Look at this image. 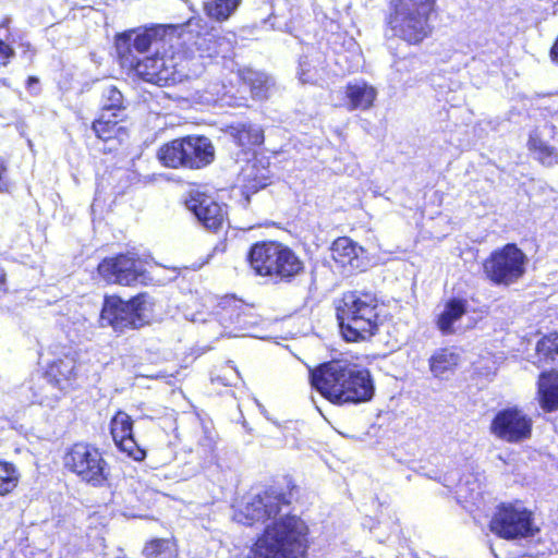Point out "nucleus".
Returning a JSON list of instances; mask_svg holds the SVG:
<instances>
[{
	"label": "nucleus",
	"mask_w": 558,
	"mask_h": 558,
	"mask_svg": "<svg viewBox=\"0 0 558 558\" xmlns=\"http://www.w3.org/2000/svg\"><path fill=\"white\" fill-rule=\"evenodd\" d=\"M242 0H207L203 4L205 15L215 22L228 21L239 9Z\"/></svg>",
	"instance_id": "bb28decb"
},
{
	"label": "nucleus",
	"mask_w": 558,
	"mask_h": 558,
	"mask_svg": "<svg viewBox=\"0 0 558 558\" xmlns=\"http://www.w3.org/2000/svg\"><path fill=\"white\" fill-rule=\"evenodd\" d=\"M228 371H229L230 373H232V375H233V376L238 377L239 373H238V371H236L234 367L229 366V367H228Z\"/></svg>",
	"instance_id": "a18cd8bd"
},
{
	"label": "nucleus",
	"mask_w": 558,
	"mask_h": 558,
	"mask_svg": "<svg viewBox=\"0 0 558 558\" xmlns=\"http://www.w3.org/2000/svg\"><path fill=\"white\" fill-rule=\"evenodd\" d=\"M96 270L108 284L134 287L138 283L146 284L150 280L142 258L130 252L102 258Z\"/></svg>",
	"instance_id": "f8f14e48"
},
{
	"label": "nucleus",
	"mask_w": 558,
	"mask_h": 558,
	"mask_svg": "<svg viewBox=\"0 0 558 558\" xmlns=\"http://www.w3.org/2000/svg\"><path fill=\"white\" fill-rule=\"evenodd\" d=\"M363 252L364 248L347 235L336 238L330 245L331 259L342 270L360 269L363 264Z\"/></svg>",
	"instance_id": "4be33fe9"
},
{
	"label": "nucleus",
	"mask_w": 558,
	"mask_h": 558,
	"mask_svg": "<svg viewBox=\"0 0 558 558\" xmlns=\"http://www.w3.org/2000/svg\"><path fill=\"white\" fill-rule=\"evenodd\" d=\"M185 56L181 51L154 53L132 62L131 66H123L140 80L160 87L173 86L185 78L187 73L183 62Z\"/></svg>",
	"instance_id": "0eeeda50"
},
{
	"label": "nucleus",
	"mask_w": 558,
	"mask_h": 558,
	"mask_svg": "<svg viewBox=\"0 0 558 558\" xmlns=\"http://www.w3.org/2000/svg\"><path fill=\"white\" fill-rule=\"evenodd\" d=\"M39 80L36 76H28L26 80V87L31 88L34 84H38Z\"/></svg>",
	"instance_id": "79ce46f5"
},
{
	"label": "nucleus",
	"mask_w": 558,
	"mask_h": 558,
	"mask_svg": "<svg viewBox=\"0 0 558 558\" xmlns=\"http://www.w3.org/2000/svg\"><path fill=\"white\" fill-rule=\"evenodd\" d=\"M490 530L504 538L526 537L534 534L532 513L514 506H502L490 521Z\"/></svg>",
	"instance_id": "2eb2a0df"
},
{
	"label": "nucleus",
	"mask_w": 558,
	"mask_h": 558,
	"mask_svg": "<svg viewBox=\"0 0 558 558\" xmlns=\"http://www.w3.org/2000/svg\"><path fill=\"white\" fill-rule=\"evenodd\" d=\"M541 405L550 412L558 409V372H543L538 380Z\"/></svg>",
	"instance_id": "393cba45"
},
{
	"label": "nucleus",
	"mask_w": 558,
	"mask_h": 558,
	"mask_svg": "<svg viewBox=\"0 0 558 558\" xmlns=\"http://www.w3.org/2000/svg\"><path fill=\"white\" fill-rule=\"evenodd\" d=\"M19 47L21 48L22 57L32 62L36 56V48L27 40L20 43Z\"/></svg>",
	"instance_id": "58836bf2"
},
{
	"label": "nucleus",
	"mask_w": 558,
	"mask_h": 558,
	"mask_svg": "<svg viewBox=\"0 0 558 558\" xmlns=\"http://www.w3.org/2000/svg\"><path fill=\"white\" fill-rule=\"evenodd\" d=\"M0 86L9 88L11 86V83L7 77H0Z\"/></svg>",
	"instance_id": "37998d69"
},
{
	"label": "nucleus",
	"mask_w": 558,
	"mask_h": 558,
	"mask_svg": "<svg viewBox=\"0 0 558 558\" xmlns=\"http://www.w3.org/2000/svg\"><path fill=\"white\" fill-rule=\"evenodd\" d=\"M213 315L222 328L215 339L247 336L258 324L254 305L234 294L218 298Z\"/></svg>",
	"instance_id": "9d476101"
},
{
	"label": "nucleus",
	"mask_w": 558,
	"mask_h": 558,
	"mask_svg": "<svg viewBox=\"0 0 558 558\" xmlns=\"http://www.w3.org/2000/svg\"><path fill=\"white\" fill-rule=\"evenodd\" d=\"M529 258L515 243L494 248L482 262L484 278L493 286L510 287L520 281Z\"/></svg>",
	"instance_id": "6e6552de"
},
{
	"label": "nucleus",
	"mask_w": 558,
	"mask_h": 558,
	"mask_svg": "<svg viewBox=\"0 0 558 558\" xmlns=\"http://www.w3.org/2000/svg\"><path fill=\"white\" fill-rule=\"evenodd\" d=\"M185 205L198 222L213 233L220 232L229 223L228 206L203 192L191 193Z\"/></svg>",
	"instance_id": "4468645a"
},
{
	"label": "nucleus",
	"mask_w": 558,
	"mask_h": 558,
	"mask_svg": "<svg viewBox=\"0 0 558 558\" xmlns=\"http://www.w3.org/2000/svg\"><path fill=\"white\" fill-rule=\"evenodd\" d=\"M526 147L541 165L551 167L558 163V149L549 145L537 133L530 134Z\"/></svg>",
	"instance_id": "a878e982"
},
{
	"label": "nucleus",
	"mask_w": 558,
	"mask_h": 558,
	"mask_svg": "<svg viewBox=\"0 0 558 558\" xmlns=\"http://www.w3.org/2000/svg\"><path fill=\"white\" fill-rule=\"evenodd\" d=\"M468 312V301L462 298H450L441 313L436 317V326L442 335H451L454 331L453 325Z\"/></svg>",
	"instance_id": "b1692460"
},
{
	"label": "nucleus",
	"mask_w": 558,
	"mask_h": 558,
	"mask_svg": "<svg viewBox=\"0 0 558 558\" xmlns=\"http://www.w3.org/2000/svg\"><path fill=\"white\" fill-rule=\"evenodd\" d=\"M147 558H175V544L168 538H157L147 543L143 549Z\"/></svg>",
	"instance_id": "7c9ffc66"
},
{
	"label": "nucleus",
	"mask_w": 558,
	"mask_h": 558,
	"mask_svg": "<svg viewBox=\"0 0 558 558\" xmlns=\"http://www.w3.org/2000/svg\"><path fill=\"white\" fill-rule=\"evenodd\" d=\"M459 356L452 351H436L429 357V368L437 378H448L458 364Z\"/></svg>",
	"instance_id": "cd10ccee"
},
{
	"label": "nucleus",
	"mask_w": 558,
	"mask_h": 558,
	"mask_svg": "<svg viewBox=\"0 0 558 558\" xmlns=\"http://www.w3.org/2000/svg\"><path fill=\"white\" fill-rule=\"evenodd\" d=\"M377 90L365 81L348 83L344 86V106L348 110H368L374 106Z\"/></svg>",
	"instance_id": "5701e85b"
},
{
	"label": "nucleus",
	"mask_w": 558,
	"mask_h": 558,
	"mask_svg": "<svg viewBox=\"0 0 558 558\" xmlns=\"http://www.w3.org/2000/svg\"><path fill=\"white\" fill-rule=\"evenodd\" d=\"M66 470L75 474L81 481L94 487H101L108 480L107 462L98 448L77 442L68 449L63 457Z\"/></svg>",
	"instance_id": "9b49d317"
},
{
	"label": "nucleus",
	"mask_w": 558,
	"mask_h": 558,
	"mask_svg": "<svg viewBox=\"0 0 558 558\" xmlns=\"http://www.w3.org/2000/svg\"><path fill=\"white\" fill-rule=\"evenodd\" d=\"M335 558H365L361 555L360 551H352L341 546L335 549L333 554Z\"/></svg>",
	"instance_id": "ea45409f"
},
{
	"label": "nucleus",
	"mask_w": 558,
	"mask_h": 558,
	"mask_svg": "<svg viewBox=\"0 0 558 558\" xmlns=\"http://www.w3.org/2000/svg\"><path fill=\"white\" fill-rule=\"evenodd\" d=\"M242 84L248 87L253 96L260 97L267 92L268 78L264 73L245 68L239 71Z\"/></svg>",
	"instance_id": "c85d7f7f"
},
{
	"label": "nucleus",
	"mask_w": 558,
	"mask_h": 558,
	"mask_svg": "<svg viewBox=\"0 0 558 558\" xmlns=\"http://www.w3.org/2000/svg\"><path fill=\"white\" fill-rule=\"evenodd\" d=\"M271 183L270 159L266 155L252 157L239 173V189L248 204L251 196Z\"/></svg>",
	"instance_id": "a211bd4d"
},
{
	"label": "nucleus",
	"mask_w": 558,
	"mask_h": 558,
	"mask_svg": "<svg viewBox=\"0 0 558 558\" xmlns=\"http://www.w3.org/2000/svg\"><path fill=\"white\" fill-rule=\"evenodd\" d=\"M199 451L204 454V466L209 468L217 463L216 433L208 426H202V435L197 440Z\"/></svg>",
	"instance_id": "c756f323"
},
{
	"label": "nucleus",
	"mask_w": 558,
	"mask_h": 558,
	"mask_svg": "<svg viewBox=\"0 0 558 558\" xmlns=\"http://www.w3.org/2000/svg\"><path fill=\"white\" fill-rule=\"evenodd\" d=\"M223 132L244 157L265 155V130L262 125L252 122H232L226 125Z\"/></svg>",
	"instance_id": "f3484780"
},
{
	"label": "nucleus",
	"mask_w": 558,
	"mask_h": 558,
	"mask_svg": "<svg viewBox=\"0 0 558 558\" xmlns=\"http://www.w3.org/2000/svg\"><path fill=\"white\" fill-rule=\"evenodd\" d=\"M10 189L9 166L5 159L0 156V194L10 192Z\"/></svg>",
	"instance_id": "c9c22d12"
},
{
	"label": "nucleus",
	"mask_w": 558,
	"mask_h": 558,
	"mask_svg": "<svg viewBox=\"0 0 558 558\" xmlns=\"http://www.w3.org/2000/svg\"><path fill=\"white\" fill-rule=\"evenodd\" d=\"M531 420L515 408L499 411L490 424V432L507 442H519L530 437Z\"/></svg>",
	"instance_id": "dca6fc26"
},
{
	"label": "nucleus",
	"mask_w": 558,
	"mask_h": 558,
	"mask_svg": "<svg viewBox=\"0 0 558 558\" xmlns=\"http://www.w3.org/2000/svg\"><path fill=\"white\" fill-rule=\"evenodd\" d=\"M111 435L116 445L136 461L145 458L142 449L133 437V421L129 414L119 411L111 420Z\"/></svg>",
	"instance_id": "412c9836"
},
{
	"label": "nucleus",
	"mask_w": 558,
	"mask_h": 558,
	"mask_svg": "<svg viewBox=\"0 0 558 558\" xmlns=\"http://www.w3.org/2000/svg\"><path fill=\"white\" fill-rule=\"evenodd\" d=\"M15 57L14 48L0 38V69L9 66Z\"/></svg>",
	"instance_id": "72a5a7b5"
},
{
	"label": "nucleus",
	"mask_w": 558,
	"mask_h": 558,
	"mask_svg": "<svg viewBox=\"0 0 558 558\" xmlns=\"http://www.w3.org/2000/svg\"><path fill=\"white\" fill-rule=\"evenodd\" d=\"M10 292L9 277L5 268L0 265V299Z\"/></svg>",
	"instance_id": "4c0bfd02"
},
{
	"label": "nucleus",
	"mask_w": 558,
	"mask_h": 558,
	"mask_svg": "<svg viewBox=\"0 0 558 558\" xmlns=\"http://www.w3.org/2000/svg\"><path fill=\"white\" fill-rule=\"evenodd\" d=\"M147 293L141 292L129 300L118 294L104 296L100 310V320L116 332L135 330L146 326L149 320L145 314Z\"/></svg>",
	"instance_id": "1a4fd4ad"
},
{
	"label": "nucleus",
	"mask_w": 558,
	"mask_h": 558,
	"mask_svg": "<svg viewBox=\"0 0 558 558\" xmlns=\"http://www.w3.org/2000/svg\"><path fill=\"white\" fill-rule=\"evenodd\" d=\"M166 34L163 25H150L144 28H133L116 36V49L118 61L121 68L131 66L132 62L138 60L134 51L147 52L153 43L161 39Z\"/></svg>",
	"instance_id": "ddd939ff"
},
{
	"label": "nucleus",
	"mask_w": 558,
	"mask_h": 558,
	"mask_svg": "<svg viewBox=\"0 0 558 558\" xmlns=\"http://www.w3.org/2000/svg\"><path fill=\"white\" fill-rule=\"evenodd\" d=\"M75 369V361L68 354L56 357L48 364L45 374L47 385L44 389L50 392L52 401L58 400L72 386V380L76 377Z\"/></svg>",
	"instance_id": "6ab92c4d"
},
{
	"label": "nucleus",
	"mask_w": 558,
	"mask_h": 558,
	"mask_svg": "<svg viewBox=\"0 0 558 558\" xmlns=\"http://www.w3.org/2000/svg\"><path fill=\"white\" fill-rule=\"evenodd\" d=\"M216 156L211 141L204 135H186L159 146L158 161L169 169L201 170L214 162Z\"/></svg>",
	"instance_id": "423d86ee"
},
{
	"label": "nucleus",
	"mask_w": 558,
	"mask_h": 558,
	"mask_svg": "<svg viewBox=\"0 0 558 558\" xmlns=\"http://www.w3.org/2000/svg\"><path fill=\"white\" fill-rule=\"evenodd\" d=\"M554 355H558V350L557 351H535V356L538 359V361H541L542 359L544 360H553L554 361Z\"/></svg>",
	"instance_id": "a19ab883"
},
{
	"label": "nucleus",
	"mask_w": 558,
	"mask_h": 558,
	"mask_svg": "<svg viewBox=\"0 0 558 558\" xmlns=\"http://www.w3.org/2000/svg\"><path fill=\"white\" fill-rule=\"evenodd\" d=\"M298 74H299V78L304 84L315 82L313 68L311 66V63L308 62L306 57L300 61Z\"/></svg>",
	"instance_id": "f704fd0d"
},
{
	"label": "nucleus",
	"mask_w": 558,
	"mask_h": 558,
	"mask_svg": "<svg viewBox=\"0 0 558 558\" xmlns=\"http://www.w3.org/2000/svg\"><path fill=\"white\" fill-rule=\"evenodd\" d=\"M234 520L244 525L266 524L250 558H305V524L289 513L283 494L266 490L253 496L235 511Z\"/></svg>",
	"instance_id": "f257e3e1"
},
{
	"label": "nucleus",
	"mask_w": 558,
	"mask_h": 558,
	"mask_svg": "<svg viewBox=\"0 0 558 558\" xmlns=\"http://www.w3.org/2000/svg\"><path fill=\"white\" fill-rule=\"evenodd\" d=\"M535 349H558V331L543 336L538 340Z\"/></svg>",
	"instance_id": "e433bc0d"
},
{
	"label": "nucleus",
	"mask_w": 558,
	"mask_h": 558,
	"mask_svg": "<svg viewBox=\"0 0 558 558\" xmlns=\"http://www.w3.org/2000/svg\"><path fill=\"white\" fill-rule=\"evenodd\" d=\"M17 484L15 468L7 462L0 461V495L11 492Z\"/></svg>",
	"instance_id": "473e14b6"
},
{
	"label": "nucleus",
	"mask_w": 558,
	"mask_h": 558,
	"mask_svg": "<svg viewBox=\"0 0 558 558\" xmlns=\"http://www.w3.org/2000/svg\"><path fill=\"white\" fill-rule=\"evenodd\" d=\"M102 97L105 101L100 107V111L111 113V116H124L123 111L125 110V106L123 95L116 86L111 85L107 87L104 90Z\"/></svg>",
	"instance_id": "2f4dec72"
},
{
	"label": "nucleus",
	"mask_w": 558,
	"mask_h": 558,
	"mask_svg": "<svg viewBox=\"0 0 558 558\" xmlns=\"http://www.w3.org/2000/svg\"><path fill=\"white\" fill-rule=\"evenodd\" d=\"M437 14L438 0H389L386 25L407 45L420 46L433 35Z\"/></svg>",
	"instance_id": "39448f33"
},
{
	"label": "nucleus",
	"mask_w": 558,
	"mask_h": 558,
	"mask_svg": "<svg viewBox=\"0 0 558 558\" xmlns=\"http://www.w3.org/2000/svg\"><path fill=\"white\" fill-rule=\"evenodd\" d=\"M335 315L347 342L369 340L380 325V301L369 290H348L335 301Z\"/></svg>",
	"instance_id": "7ed1b4c3"
},
{
	"label": "nucleus",
	"mask_w": 558,
	"mask_h": 558,
	"mask_svg": "<svg viewBox=\"0 0 558 558\" xmlns=\"http://www.w3.org/2000/svg\"><path fill=\"white\" fill-rule=\"evenodd\" d=\"M215 380H221V383H222L225 386H230V385H232V380H231V378H227V377H225V378H220V377H217Z\"/></svg>",
	"instance_id": "c03bdc74"
},
{
	"label": "nucleus",
	"mask_w": 558,
	"mask_h": 558,
	"mask_svg": "<svg viewBox=\"0 0 558 558\" xmlns=\"http://www.w3.org/2000/svg\"><path fill=\"white\" fill-rule=\"evenodd\" d=\"M245 259L255 276L276 283H292L305 272V264L296 252L276 240L254 242Z\"/></svg>",
	"instance_id": "20e7f679"
},
{
	"label": "nucleus",
	"mask_w": 558,
	"mask_h": 558,
	"mask_svg": "<svg viewBox=\"0 0 558 558\" xmlns=\"http://www.w3.org/2000/svg\"><path fill=\"white\" fill-rule=\"evenodd\" d=\"M125 116H111L100 111L98 117L92 122V130L95 136L105 145L111 144L109 153L121 147L129 137V130L122 125Z\"/></svg>",
	"instance_id": "aec40b11"
},
{
	"label": "nucleus",
	"mask_w": 558,
	"mask_h": 558,
	"mask_svg": "<svg viewBox=\"0 0 558 558\" xmlns=\"http://www.w3.org/2000/svg\"><path fill=\"white\" fill-rule=\"evenodd\" d=\"M310 380L312 387L335 404L367 402L375 393L369 371L345 360H332L310 368Z\"/></svg>",
	"instance_id": "f03ea898"
}]
</instances>
